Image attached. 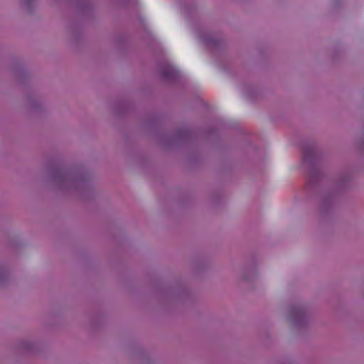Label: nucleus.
<instances>
[{
    "label": "nucleus",
    "instance_id": "nucleus-1",
    "mask_svg": "<svg viewBox=\"0 0 364 364\" xmlns=\"http://www.w3.org/2000/svg\"><path fill=\"white\" fill-rule=\"evenodd\" d=\"M51 181L63 191H77L80 193L89 188L88 177L83 173L68 171L59 166L49 169Z\"/></svg>",
    "mask_w": 364,
    "mask_h": 364
},
{
    "label": "nucleus",
    "instance_id": "nucleus-2",
    "mask_svg": "<svg viewBox=\"0 0 364 364\" xmlns=\"http://www.w3.org/2000/svg\"><path fill=\"white\" fill-rule=\"evenodd\" d=\"M318 153L316 146L313 144H306L303 147V161L308 166L309 181L307 184L309 188H314L318 181L320 173L316 167Z\"/></svg>",
    "mask_w": 364,
    "mask_h": 364
},
{
    "label": "nucleus",
    "instance_id": "nucleus-3",
    "mask_svg": "<svg viewBox=\"0 0 364 364\" xmlns=\"http://www.w3.org/2000/svg\"><path fill=\"white\" fill-rule=\"evenodd\" d=\"M289 319L297 328L307 325L308 316L304 307L300 305L292 306L289 309Z\"/></svg>",
    "mask_w": 364,
    "mask_h": 364
},
{
    "label": "nucleus",
    "instance_id": "nucleus-4",
    "mask_svg": "<svg viewBox=\"0 0 364 364\" xmlns=\"http://www.w3.org/2000/svg\"><path fill=\"white\" fill-rule=\"evenodd\" d=\"M162 77L167 81H174L178 78V73L170 65L166 64L161 68Z\"/></svg>",
    "mask_w": 364,
    "mask_h": 364
},
{
    "label": "nucleus",
    "instance_id": "nucleus-5",
    "mask_svg": "<svg viewBox=\"0 0 364 364\" xmlns=\"http://www.w3.org/2000/svg\"><path fill=\"white\" fill-rule=\"evenodd\" d=\"M203 40L208 46L216 47L220 44L219 39H218L209 34L203 35Z\"/></svg>",
    "mask_w": 364,
    "mask_h": 364
},
{
    "label": "nucleus",
    "instance_id": "nucleus-6",
    "mask_svg": "<svg viewBox=\"0 0 364 364\" xmlns=\"http://www.w3.org/2000/svg\"><path fill=\"white\" fill-rule=\"evenodd\" d=\"M333 196L332 195L325 196L322 199L321 202V208L323 211H327L328 208L333 204Z\"/></svg>",
    "mask_w": 364,
    "mask_h": 364
},
{
    "label": "nucleus",
    "instance_id": "nucleus-7",
    "mask_svg": "<svg viewBox=\"0 0 364 364\" xmlns=\"http://www.w3.org/2000/svg\"><path fill=\"white\" fill-rule=\"evenodd\" d=\"M190 132L187 129H178L176 132L175 138L178 140H184L189 137Z\"/></svg>",
    "mask_w": 364,
    "mask_h": 364
},
{
    "label": "nucleus",
    "instance_id": "nucleus-8",
    "mask_svg": "<svg viewBox=\"0 0 364 364\" xmlns=\"http://www.w3.org/2000/svg\"><path fill=\"white\" fill-rule=\"evenodd\" d=\"M20 348L25 351L33 352V344L28 341H23L20 343Z\"/></svg>",
    "mask_w": 364,
    "mask_h": 364
},
{
    "label": "nucleus",
    "instance_id": "nucleus-9",
    "mask_svg": "<svg viewBox=\"0 0 364 364\" xmlns=\"http://www.w3.org/2000/svg\"><path fill=\"white\" fill-rule=\"evenodd\" d=\"M9 277L8 272L3 268H0V285L6 282Z\"/></svg>",
    "mask_w": 364,
    "mask_h": 364
},
{
    "label": "nucleus",
    "instance_id": "nucleus-10",
    "mask_svg": "<svg viewBox=\"0 0 364 364\" xmlns=\"http://www.w3.org/2000/svg\"><path fill=\"white\" fill-rule=\"evenodd\" d=\"M24 6L27 8L28 12L32 11V4L33 0H23Z\"/></svg>",
    "mask_w": 364,
    "mask_h": 364
},
{
    "label": "nucleus",
    "instance_id": "nucleus-11",
    "mask_svg": "<svg viewBox=\"0 0 364 364\" xmlns=\"http://www.w3.org/2000/svg\"><path fill=\"white\" fill-rule=\"evenodd\" d=\"M347 180H348L347 177L345 176L343 178H342L341 181H338V186L341 187L343 186V184L344 183V182L346 181Z\"/></svg>",
    "mask_w": 364,
    "mask_h": 364
}]
</instances>
